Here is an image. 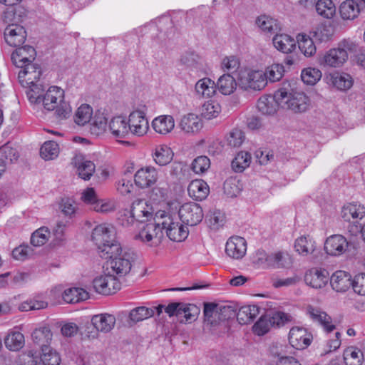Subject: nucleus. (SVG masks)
<instances>
[{
    "instance_id": "26",
    "label": "nucleus",
    "mask_w": 365,
    "mask_h": 365,
    "mask_svg": "<svg viewBox=\"0 0 365 365\" xmlns=\"http://www.w3.org/2000/svg\"><path fill=\"white\" fill-rule=\"evenodd\" d=\"M187 191L190 197L195 200H205L210 192L209 186L202 180H195L192 181L188 187Z\"/></svg>"
},
{
    "instance_id": "50",
    "label": "nucleus",
    "mask_w": 365,
    "mask_h": 365,
    "mask_svg": "<svg viewBox=\"0 0 365 365\" xmlns=\"http://www.w3.org/2000/svg\"><path fill=\"white\" fill-rule=\"evenodd\" d=\"M41 360L43 365H59L61 363L59 354L50 346H44L43 348Z\"/></svg>"
},
{
    "instance_id": "4",
    "label": "nucleus",
    "mask_w": 365,
    "mask_h": 365,
    "mask_svg": "<svg viewBox=\"0 0 365 365\" xmlns=\"http://www.w3.org/2000/svg\"><path fill=\"white\" fill-rule=\"evenodd\" d=\"M91 239L96 244L100 257H108L112 251L120 249V243L115 240L112 228L106 225H97L92 232Z\"/></svg>"
},
{
    "instance_id": "5",
    "label": "nucleus",
    "mask_w": 365,
    "mask_h": 365,
    "mask_svg": "<svg viewBox=\"0 0 365 365\" xmlns=\"http://www.w3.org/2000/svg\"><path fill=\"white\" fill-rule=\"evenodd\" d=\"M108 257H101L106 259V262L103 266L107 271L111 270L113 274H115L119 277L125 276L128 274L131 269L132 262L134 260V254L133 252H122V248L116 251H112Z\"/></svg>"
},
{
    "instance_id": "43",
    "label": "nucleus",
    "mask_w": 365,
    "mask_h": 365,
    "mask_svg": "<svg viewBox=\"0 0 365 365\" xmlns=\"http://www.w3.org/2000/svg\"><path fill=\"white\" fill-rule=\"evenodd\" d=\"M91 132L92 134L98 135L103 133L108 125L105 114L98 111L91 119Z\"/></svg>"
},
{
    "instance_id": "25",
    "label": "nucleus",
    "mask_w": 365,
    "mask_h": 365,
    "mask_svg": "<svg viewBox=\"0 0 365 365\" xmlns=\"http://www.w3.org/2000/svg\"><path fill=\"white\" fill-rule=\"evenodd\" d=\"M364 216L365 207L359 203H349L342 207L341 217L346 222H350L351 220H361Z\"/></svg>"
},
{
    "instance_id": "37",
    "label": "nucleus",
    "mask_w": 365,
    "mask_h": 365,
    "mask_svg": "<svg viewBox=\"0 0 365 365\" xmlns=\"http://www.w3.org/2000/svg\"><path fill=\"white\" fill-rule=\"evenodd\" d=\"M296 251L303 256L313 254L316 250V242L309 237H300L295 240Z\"/></svg>"
},
{
    "instance_id": "34",
    "label": "nucleus",
    "mask_w": 365,
    "mask_h": 365,
    "mask_svg": "<svg viewBox=\"0 0 365 365\" xmlns=\"http://www.w3.org/2000/svg\"><path fill=\"white\" fill-rule=\"evenodd\" d=\"M65 302L76 304L88 298V293L82 288L72 287L66 289L62 295Z\"/></svg>"
},
{
    "instance_id": "8",
    "label": "nucleus",
    "mask_w": 365,
    "mask_h": 365,
    "mask_svg": "<svg viewBox=\"0 0 365 365\" xmlns=\"http://www.w3.org/2000/svg\"><path fill=\"white\" fill-rule=\"evenodd\" d=\"M291 316L281 312H277L272 315L267 314L262 316L255 324L253 329L255 334L262 336L269 331L272 327H279L287 322L290 321Z\"/></svg>"
},
{
    "instance_id": "35",
    "label": "nucleus",
    "mask_w": 365,
    "mask_h": 365,
    "mask_svg": "<svg viewBox=\"0 0 365 365\" xmlns=\"http://www.w3.org/2000/svg\"><path fill=\"white\" fill-rule=\"evenodd\" d=\"M259 314V307L256 305H248L242 307L238 312H236V317L240 324H247L251 323Z\"/></svg>"
},
{
    "instance_id": "18",
    "label": "nucleus",
    "mask_w": 365,
    "mask_h": 365,
    "mask_svg": "<svg viewBox=\"0 0 365 365\" xmlns=\"http://www.w3.org/2000/svg\"><path fill=\"white\" fill-rule=\"evenodd\" d=\"M108 130L115 138H124L130 135L129 122L125 117L118 115L108 123Z\"/></svg>"
},
{
    "instance_id": "51",
    "label": "nucleus",
    "mask_w": 365,
    "mask_h": 365,
    "mask_svg": "<svg viewBox=\"0 0 365 365\" xmlns=\"http://www.w3.org/2000/svg\"><path fill=\"white\" fill-rule=\"evenodd\" d=\"M203 312L205 322L212 326L216 325L218 323L217 304L212 302L205 303Z\"/></svg>"
},
{
    "instance_id": "53",
    "label": "nucleus",
    "mask_w": 365,
    "mask_h": 365,
    "mask_svg": "<svg viewBox=\"0 0 365 365\" xmlns=\"http://www.w3.org/2000/svg\"><path fill=\"white\" fill-rule=\"evenodd\" d=\"M51 232L48 227H41L34 231L31 237V244L34 247L43 245L49 239Z\"/></svg>"
},
{
    "instance_id": "27",
    "label": "nucleus",
    "mask_w": 365,
    "mask_h": 365,
    "mask_svg": "<svg viewBox=\"0 0 365 365\" xmlns=\"http://www.w3.org/2000/svg\"><path fill=\"white\" fill-rule=\"evenodd\" d=\"M152 126L156 133L166 135L173 130L175 120L170 115H160L153 120Z\"/></svg>"
},
{
    "instance_id": "57",
    "label": "nucleus",
    "mask_w": 365,
    "mask_h": 365,
    "mask_svg": "<svg viewBox=\"0 0 365 365\" xmlns=\"http://www.w3.org/2000/svg\"><path fill=\"white\" fill-rule=\"evenodd\" d=\"M256 24L265 32L274 33L279 29L277 21L265 15L258 17Z\"/></svg>"
},
{
    "instance_id": "21",
    "label": "nucleus",
    "mask_w": 365,
    "mask_h": 365,
    "mask_svg": "<svg viewBox=\"0 0 365 365\" xmlns=\"http://www.w3.org/2000/svg\"><path fill=\"white\" fill-rule=\"evenodd\" d=\"M329 280L332 289L337 292H345L350 288L352 283L351 274L342 270L334 272Z\"/></svg>"
},
{
    "instance_id": "42",
    "label": "nucleus",
    "mask_w": 365,
    "mask_h": 365,
    "mask_svg": "<svg viewBox=\"0 0 365 365\" xmlns=\"http://www.w3.org/2000/svg\"><path fill=\"white\" fill-rule=\"evenodd\" d=\"M93 108L87 104L81 105L73 116L74 122L80 126L85 125L92 119Z\"/></svg>"
},
{
    "instance_id": "17",
    "label": "nucleus",
    "mask_w": 365,
    "mask_h": 365,
    "mask_svg": "<svg viewBox=\"0 0 365 365\" xmlns=\"http://www.w3.org/2000/svg\"><path fill=\"white\" fill-rule=\"evenodd\" d=\"M247 251L246 240L239 236L231 237L227 242L225 246L226 254L236 259L242 258Z\"/></svg>"
},
{
    "instance_id": "1",
    "label": "nucleus",
    "mask_w": 365,
    "mask_h": 365,
    "mask_svg": "<svg viewBox=\"0 0 365 365\" xmlns=\"http://www.w3.org/2000/svg\"><path fill=\"white\" fill-rule=\"evenodd\" d=\"M42 86H34L26 91L29 101L31 103H42L44 109L56 110L55 114L60 120L68 118L71 113V107L64 101V91L57 86H51L45 93Z\"/></svg>"
},
{
    "instance_id": "31",
    "label": "nucleus",
    "mask_w": 365,
    "mask_h": 365,
    "mask_svg": "<svg viewBox=\"0 0 365 365\" xmlns=\"http://www.w3.org/2000/svg\"><path fill=\"white\" fill-rule=\"evenodd\" d=\"M216 84V88L223 95H230L234 92L238 86V81L230 73L221 76Z\"/></svg>"
},
{
    "instance_id": "59",
    "label": "nucleus",
    "mask_w": 365,
    "mask_h": 365,
    "mask_svg": "<svg viewBox=\"0 0 365 365\" xmlns=\"http://www.w3.org/2000/svg\"><path fill=\"white\" fill-rule=\"evenodd\" d=\"M107 274L99 276L93 279V286L96 292L105 295L112 294L111 288L108 287Z\"/></svg>"
},
{
    "instance_id": "48",
    "label": "nucleus",
    "mask_w": 365,
    "mask_h": 365,
    "mask_svg": "<svg viewBox=\"0 0 365 365\" xmlns=\"http://www.w3.org/2000/svg\"><path fill=\"white\" fill-rule=\"evenodd\" d=\"M59 147L57 143L53 140L45 142L41 149L40 154L46 160H53L58 155Z\"/></svg>"
},
{
    "instance_id": "9",
    "label": "nucleus",
    "mask_w": 365,
    "mask_h": 365,
    "mask_svg": "<svg viewBox=\"0 0 365 365\" xmlns=\"http://www.w3.org/2000/svg\"><path fill=\"white\" fill-rule=\"evenodd\" d=\"M178 216L182 224L192 227L201 222L204 217V212L199 204L189 202L180 207Z\"/></svg>"
},
{
    "instance_id": "15",
    "label": "nucleus",
    "mask_w": 365,
    "mask_h": 365,
    "mask_svg": "<svg viewBox=\"0 0 365 365\" xmlns=\"http://www.w3.org/2000/svg\"><path fill=\"white\" fill-rule=\"evenodd\" d=\"M312 340V335L306 329L293 327L289 333V341L292 346L297 349H304L309 346Z\"/></svg>"
},
{
    "instance_id": "58",
    "label": "nucleus",
    "mask_w": 365,
    "mask_h": 365,
    "mask_svg": "<svg viewBox=\"0 0 365 365\" xmlns=\"http://www.w3.org/2000/svg\"><path fill=\"white\" fill-rule=\"evenodd\" d=\"M322 77V72L315 68H307L302 70L301 78L303 82L308 85H314Z\"/></svg>"
},
{
    "instance_id": "40",
    "label": "nucleus",
    "mask_w": 365,
    "mask_h": 365,
    "mask_svg": "<svg viewBox=\"0 0 365 365\" xmlns=\"http://www.w3.org/2000/svg\"><path fill=\"white\" fill-rule=\"evenodd\" d=\"M297 38L299 48L305 56L310 57L315 54L317 48L310 36L304 34H299Z\"/></svg>"
},
{
    "instance_id": "38",
    "label": "nucleus",
    "mask_w": 365,
    "mask_h": 365,
    "mask_svg": "<svg viewBox=\"0 0 365 365\" xmlns=\"http://www.w3.org/2000/svg\"><path fill=\"white\" fill-rule=\"evenodd\" d=\"M216 84L215 81L209 78H203L199 80L195 84V91L201 96L209 98L216 92Z\"/></svg>"
},
{
    "instance_id": "7",
    "label": "nucleus",
    "mask_w": 365,
    "mask_h": 365,
    "mask_svg": "<svg viewBox=\"0 0 365 365\" xmlns=\"http://www.w3.org/2000/svg\"><path fill=\"white\" fill-rule=\"evenodd\" d=\"M238 86L245 91H260L266 86V76L262 71H240Z\"/></svg>"
},
{
    "instance_id": "54",
    "label": "nucleus",
    "mask_w": 365,
    "mask_h": 365,
    "mask_svg": "<svg viewBox=\"0 0 365 365\" xmlns=\"http://www.w3.org/2000/svg\"><path fill=\"white\" fill-rule=\"evenodd\" d=\"M206 217L210 227L213 230L219 229L225 222V214L217 209L210 210Z\"/></svg>"
},
{
    "instance_id": "10",
    "label": "nucleus",
    "mask_w": 365,
    "mask_h": 365,
    "mask_svg": "<svg viewBox=\"0 0 365 365\" xmlns=\"http://www.w3.org/2000/svg\"><path fill=\"white\" fill-rule=\"evenodd\" d=\"M164 230H165L168 238L174 242L185 240L189 234L188 229L186 227L180 224L171 214L165 211L163 215V231Z\"/></svg>"
},
{
    "instance_id": "11",
    "label": "nucleus",
    "mask_w": 365,
    "mask_h": 365,
    "mask_svg": "<svg viewBox=\"0 0 365 365\" xmlns=\"http://www.w3.org/2000/svg\"><path fill=\"white\" fill-rule=\"evenodd\" d=\"M21 68L18 78L23 86H28L30 90L34 88V86H41L37 83L41 75V70L38 65L30 62L24 64Z\"/></svg>"
},
{
    "instance_id": "6",
    "label": "nucleus",
    "mask_w": 365,
    "mask_h": 365,
    "mask_svg": "<svg viewBox=\"0 0 365 365\" xmlns=\"http://www.w3.org/2000/svg\"><path fill=\"white\" fill-rule=\"evenodd\" d=\"M13 16V11H6L4 14L2 21L4 24H7L4 34L5 41L9 46L18 47L25 42L26 31L22 26L12 22Z\"/></svg>"
},
{
    "instance_id": "19",
    "label": "nucleus",
    "mask_w": 365,
    "mask_h": 365,
    "mask_svg": "<svg viewBox=\"0 0 365 365\" xmlns=\"http://www.w3.org/2000/svg\"><path fill=\"white\" fill-rule=\"evenodd\" d=\"M36 52L31 46H18L12 53L11 58L13 63L17 67H22L24 64L33 62L35 60Z\"/></svg>"
},
{
    "instance_id": "44",
    "label": "nucleus",
    "mask_w": 365,
    "mask_h": 365,
    "mask_svg": "<svg viewBox=\"0 0 365 365\" xmlns=\"http://www.w3.org/2000/svg\"><path fill=\"white\" fill-rule=\"evenodd\" d=\"M24 336L19 331L11 332L5 338L4 344L7 349L16 351L24 345Z\"/></svg>"
},
{
    "instance_id": "30",
    "label": "nucleus",
    "mask_w": 365,
    "mask_h": 365,
    "mask_svg": "<svg viewBox=\"0 0 365 365\" xmlns=\"http://www.w3.org/2000/svg\"><path fill=\"white\" fill-rule=\"evenodd\" d=\"M348 59V54L340 49L338 46L336 48L330 49L324 56V63L331 67L342 66Z\"/></svg>"
},
{
    "instance_id": "22",
    "label": "nucleus",
    "mask_w": 365,
    "mask_h": 365,
    "mask_svg": "<svg viewBox=\"0 0 365 365\" xmlns=\"http://www.w3.org/2000/svg\"><path fill=\"white\" fill-rule=\"evenodd\" d=\"M265 263L267 267L288 268L292 264V259L287 252H277L267 255Z\"/></svg>"
},
{
    "instance_id": "61",
    "label": "nucleus",
    "mask_w": 365,
    "mask_h": 365,
    "mask_svg": "<svg viewBox=\"0 0 365 365\" xmlns=\"http://www.w3.org/2000/svg\"><path fill=\"white\" fill-rule=\"evenodd\" d=\"M245 139L244 133L238 129H232L227 135L228 145L233 148L240 147Z\"/></svg>"
},
{
    "instance_id": "32",
    "label": "nucleus",
    "mask_w": 365,
    "mask_h": 365,
    "mask_svg": "<svg viewBox=\"0 0 365 365\" xmlns=\"http://www.w3.org/2000/svg\"><path fill=\"white\" fill-rule=\"evenodd\" d=\"M361 11L359 4L354 0H346L339 6L341 17L344 20H353L358 16Z\"/></svg>"
},
{
    "instance_id": "55",
    "label": "nucleus",
    "mask_w": 365,
    "mask_h": 365,
    "mask_svg": "<svg viewBox=\"0 0 365 365\" xmlns=\"http://www.w3.org/2000/svg\"><path fill=\"white\" fill-rule=\"evenodd\" d=\"M284 73V68L282 64L274 63L270 66H268L266 68L265 72H264V74L266 76V84L268 81L271 82L279 81L282 78Z\"/></svg>"
},
{
    "instance_id": "47",
    "label": "nucleus",
    "mask_w": 365,
    "mask_h": 365,
    "mask_svg": "<svg viewBox=\"0 0 365 365\" xmlns=\"http://www.w3.org/2000/svg\"><path fill=\"white\" fill-rule=\"evenodd\" d=\"M334 34V28L331 24H320L313 32L315 41L320 43L329 41Z\"/></svg>"
},
{
    "instance_id": "64",
    "label": "nucleus",
    "mask_w": 365,
    "mask_h": 365,
    "mask_svg": "<svg viewBox=\"0 0 365 365\" xmlns=\"http://www.w3.org/2000/svg\"><path fill=\"white\" fill-rule=\"evenodd\" d=\"M355 293L365 296V273H360L354 277L351 283Z\"/></svg>"
},
{
    "instance_id": "28",
    "label": "nucleus",
    "mask_w": 365,
    "mask_h": 365,
    "mask_svg": "<svg viewBox=\"0 0 365 365\" xmlns=\"http://www.w3.org/2000/svg\"><path fill=\"white\" fill-rule=\"evenodd\" d=\"M307 312L309 317L314 321L322 324L328 333L331 332L335 329V326L330 324L331 321V317L324 312L312 306H308Z\"/></svg>"
},
{
    "instance_id": "20",
    "label": "nucleus",
    "mask_w": 365,
    "mask_h": 365,
    "mask_svg": "<svg viewBox=\"0 0 365 365\" xmlns=\"http://www.w3.org/2000/svg\"><path fill=\"white\" fill-rule=\"evenodd\" d=\"M329 275V272L326 269H312L305 274L304 282L314 289H321L328 283Z\"/></svg>"
},
{
    "instance_id": "14",
    "label": "nucleus",
    "mask_w": 365,
    "mask_h": 365,
    "mask_svg": "<svg viewBox=\"0 0 365 365\" xmlns=\"http://www.w3.org/2000/svg\"><path fill=\"white\" fill-rule=\"evenodd\" d=\"M158 179L155 168L146 166L139 169L134 175L135 185L140 188H147L153 185Z\"/></svg>"
},
{
    "instance_id": "56",
    "label": "nucleus",
    "mask_w": 365,
    "mask_h": 365,
    "mask_svg": "<svg viewBox=\"0 0 365 365\" xmlns=\"http://www.w3.org/2000/svg\"><path fill=\"white\" fill-rule=\"evenodd\" d=\"M221 112L220 105L214 101L205 102L202 107V115L208 120L216 118Z\"/></svg>"
},
{
    "instance_id": "52",
    "label": "nucleus",
    "mask_w": 365,
    "mask_h": 365,
    "mask_svg": "<svg viewBox=\"0 0 365 365\" xmlns=\"http://www.w3.org/2000/svg\"><path fill=\"white\" fill-rule=\"evenodd\" d=\"M333 85L339 90L346 91L353 85L351 76L346 73H336L331 76Z\"/></svg>"
},
{
    "instance_id": "29",
    "label": "nucleus",
    "mask_w": 365,
    "mask_h": 365,
    "mask_svg": "<svg viewBox=\"0 0 365 365\" xmlns=\"http://www.w3.org/2000/svg\"><path fill=\"white\" fill-rule=\"evenodd\" d=\"M274 46L279 51L289 53L296 47V41L290 36L284 34H276L272 39Z\"/></svg>"
},
{
    "instance_id": "45",
    "label": "nucleus",
    "mask_w": 365,
    "mask_h": 365,
    "mask_svg": "<svg viewBox=\"0 0 365 365\" xmlns=\"http://www.w3.org/2000/svg\"><path fill=\"white\" fill-rule=\"evenodd\" d=\"M251 163V155L248 152L241 151L232 161V168L236 173H242Z\"/></svg>"
},
{
    "instance_id": "63",
    "label": "nucleus",
    "mask_w": 365,
    "mask_h": 365,
    "mask_svg": "<svg viewBox=\"0 0 365 365\" xmlns=\"http://www.w3.org/2000/svg\"><path fill=\"white\" fill-rule=\"evenodd\" d=\"M210 166V159L205 155L197 157L192 163V169L197 174L204 173Z\"/></svg>"
},
{
    "instance_id": "41",
    "label": "nucleus",
    "mask_w": 365,
    "mask_h": 365,
    "mask_svg": "<svg viewBox=\"0 0 365 365\" xmlns=\"http://www.w3.org/2000/svg\"><path fill=\"white\" fill-rule=\"evenodd\" d=\"M76 165L78 176L85 180H90L96 170L95 164L91 160L82 158L77 160Z\"/></svg>"
},
{
    "instance_id": "33",
    "label": "nucleus",
    "mask_w": 365,
    "mask_h": 365,
    "mask_svg": "<svg viewBox=\"0 0 365 365\" xmlns=\"http://www.w3.org/2000/svg\"><path fill=\"white\" fill-rule=\"evenodd\" d=\"M173 155L174 153L172 149L165 145L157 146L153 154L154 161L160 166L169 164L172 161Z\"/></svg>"
},
{
    "instance_id": "16",
    "label": "nucleus",
    "mask_w": 365,
    "mask_h": 365,
    "mask_svg": "<svg viewBox=\"0 0 365 365\" xmlns=\"http://www.w3.org/2000/svg\"><path fill=\"white\" fill-rule=\"evenodd\" d=\"M349 242L341 235H334L328 237L324 243V250L328 255L340 256L347 250Z\"/></svg>"
},
{
    "instance_id": "36",
    "label": "nucleus",
    "mask_w": 365,
    "mask_h": 365,
    "mask_svg": "<svg viewBox=\"0 0 365 365\" xmlns=\"http://www.w3.org/2000/svg\"><path fill=\"white\" fill-rule=\"evenodd\" d=\"M364 352L356 346H349L344 351L346 365H362Z\"/></svg>"
},
{
    "instance_id": "12",
    "label": "nucleus",
    "mask_w": 365,
    "mask_h": 365,
    "mask_svg": "<svg viewBox=\"0 0 365 365\" xmlns=\"http://www.w3.org/2000/svg\"><path fill=\"white\" fill-rule=\"evenodd\" d=\"M129 122L130 135L143 136L148 130V120L143 111L136 110L130 113Z\"/></svg>"
},
{
    "instance_id": "13",
    "label": "nucleus",
    "mask_w": 365,
    "mask_h": 365,
    "mask_svg": "<svg viewBox=\"0 0 365 365\" xmlns=\"http://www.w3.org/2000/svg\"><path fill=\"white\" fill-rule=\"evenodd\" d=\"M130 210L136 218L137 222L145 223L151 221L154 217V210L145 199H137L132 203Z\"/></svg>"
},
{
    "instance_id": "2",
    "label": "nucleus",
    "mask_w": 365,
    "mask_h": 365,
    "mask_svg": "<svg viewBox=\"0 0 365 365\" xmlns=\"http://www.w3.org/2000/svg\"><path fill=\"white\" fill-rule=\"evenodd\" d=\"M275 102L282 108L294 113L305 112L310 105V100L303 93L293 92L290 83H284L274 94Z\"/></svg>"
},
{
    "instance_id": "39",
    "label": "nucleus",
    "mask_w": 365,
    "mask_h": 365,
    "mask_svg": "<svg viewBox=\"0 0 365 365\" xmlns=\"http://www.w3.org/2000/svg\"><path fill=\"white\" fill-rule=\"evenodd\" d=\"M52 332L48 327H41L36 329L32 333V339L34 342L40 346L41 351L44 346H49L52 339Z\"/></svg>"
},
{
    "instance_id": "24",
    "label": "nucleus",
    "mask_w": 365,
    "mask_h": 365,
    "mask_svg": "<svg viewBox=\"0 0 365 365\" xmlns=\"http://www.w3.org/2000/svg\"><path fill=\"white\" fill-rule=\"evenodd\" d=\"M180 128L186 133H196L202 128V121L196 114L188 113L182 117Z\"/></svg>"
},
{
    "instance_id": "46",
    "label": "nucleus",
    "mask_w": 365,
    "mask_h": 365,
    "mask_svg": "<svg viewBox=\"0 0 365 365\" xmlns=\"http://www.w3.org/2000/svg\"><path fill=\"white\" fill-rule=\"evenodd\" d=\"M317 14L326 19H331L336 12V7L331 0H318L316 3Z\"/></svg>"
},
{
    "instance_id": "23",
    "label": "nucleus",
    "mask_w": 365,
    "mask_h": 365,
    "mask_svg": "<svg viewBox=\"0 0 365 365\" xmlns=\"http://www.w3.org/2000/svg\"><path fill=\"white\" fill-rule=\"evenodd\" d=\"M115 317L110 314H100L93 316L91 323L98 331L110 332L115 327Z\"/></svg>"
},
{
    "instance_id": "60",
    "label": "nucleus",
    "mask_w": 365,
    "mask_h": 365,
    "mask_svg": "<svg viewBox=\"0 0 365 365\" xmlns=\"http://www.w3.org/2000/svg\"><path fill=\"white\" fill-rule=\"evenodd\" d=\"M218 321H225L236 315L237 309L233 304H217Z\"/></svg>"
},
{
    "instance_id": "62",
    "label": "nucleus",
    "mask_w": 365,
    "mask_h": 365,
    "mask_svg": "<svg viewBox=\"0 0 365 365\" xmlns=\"http://www.w3.org/2000/svg\"><path fill=\"white\" fill-rule=\"evenodd\" d=\"M18 158L17 150L9 145L6 144L0 148V159L3 160L6 165L9 162L12 163L16 160Z\"/></svg>"
},
{
    "instance_id": "3",
    "label": "nucleus",
    "mask_w": 365,
    "mask_h": 365,
    "mask_svg": "<svg viewBox=\"0 0 365 365\" xmlns=\"http://www.w3.org/2000/svg\"><path fill=\"white\" fill-rule=\"evenodd\" d=\"M163 215L164 211L160 210L155 212L151 221L146 222L145 225L141 228L135 238L150 246L159 245L164 237Z\"/></svg>"
},
{
    "instance_id": "49",
    "label": "nucleus",
    "mask_w": 365,
    "mask_h": 365,
    "mask_svg": "<svg viewBox=\"0 0 365 365\" xmlns=\"http://www.w3.org/2000/svg\"><path fill=\"white\" fill-rule=\"evenodd\" d=\"M154 315V309L146 307H138L133 309L129 314V319L136 323Z\"/></svg>"
}]
</instances>
